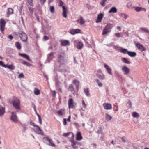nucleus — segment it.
<instances>
[{
    "label": "nucleus",
    "instance_id": "9b49d317",
    "mask_svg": "<svg viewBox=\"0 0 149 149\" xmlns=\"http://www.w3.org/2000/svg\"><path fill=\"white\" fill-rule=\"evenodd\" d=\"M136 46L138 47V49L141 52H143L146 50V49L143 45L139 43H137L136 44Z\"/></svg>",
    "mask_w": 149,
    "mask_h": 149
},
{
    "label": "nucleus",
    "instance_id": "603ef678",
    "mask_svg": "<svg viewBox=\"0 0 149 149\" xmlns=\"http://www.w3.org/2000/svg\"><path fill=\"white\" fill-rule=\"evenodd\" d=\"M22 126L23 127V132H25L26 130L27 129V127L26 126H25L24 125H22Z\"/></svg>",
    "mask_w": 149,
    "mask_h": 149
},
{
    "label": "nucleus",
    "instance_id": "09e8293b",
    "mask_svg": "<svg viewBox=\"0 0 149 149\" xmlns=\"http://www.w3.org/2000/svg\"><path fill=\"white\" fill-rule=\"evenodd\" d=\"M71 133L70 132H68L67 133H64L63 134V136L64 137H67Z\"/></svg>",
    "mask_w": 149,
    "mask_h": 149
},
{
    "label": "nucleus",
    "instance_id": "5fc2aeb1",
    "mask_svg": "<svg viewBox=\"0 0 149 149\" xmlns=\"http://www.w3.org/2000/svg\"><path fill=\"white\" fill-rule=\"evenodd\" d=\"M115 36L117 37H120L121 36V34L120 33H115Z\"/></svg>",
    "mask_w": 149,
    "mask_h": 149
},
{
    "label": "nucleus",
    "instance_id": "4be33fe9",
    "mask_svg": "<svg viewBox=\"0 0 149 149\" xmlns=\"http://www.w3.org/2000/svg\"><path fill=\"white\" fill-rule=\"evenodd\" d=\"M127 54L131 57H135L136 55V52L131 51H129Z\"/></svg>",
    "mask_w": 149,
    "mask_h": 149
},
{
    "label": "nucleus",
    "instance_id": "3c124183",
    "mask_svg": "<svg viewBox=\"0 0 149 149\" xmlns=\"http://www.w3.org/2000/svg\"><path fill=\"white\" fill-rule=\"evenodd\" d=\"M82 104L84 108H86V104L85 103L84 100H83L82 101Z\"/></svg>",
    "mask_w": 149,
    "mask_h": 149
},
{
    "label": "nucleus",
    "instance_id": "c03bdc74",
    "mask_svg": "<svg viewBox=\"0 0 149 149\" xmlns=\"http://www.w3.org/2000/svg\"><path fill=\"white\" fill-rule=\"evenodd\" d=\"M63 111L64 110L62 109H61L60 110L58 111V113L59 115H62L63 114Z\"/></svg>",
    "mask_w": 149,
    "mask_h": 149
},
{
    "label": "nucleus",
    "instance_id": "ea45409f",
    "mask_svg": "<svg viewBox=\"0 0 149 149\" xmlns=\"http://www.w3.org/2000/svg\"><path fill=\"white\" fill-rule=\"evenodd\" d=\"M141 29L143 32L149 33V30L146 28H141Z\"/></svg>",
    "mask_w": 149,
    "mask_h": 149
},
{
    "label": "nucleus",
    "instance_id": "6ab92c4d",
    "mask_svg": "<svg viewBox=\"0 0 149 149\" xmlns=\"http://www.w3.org/2000/svg\"><path fill=\"white\" fill-rule=\"evenodd\" d=\"M61 45L63 46H69L70 45V42L67 40H63L61 41Z\"/></svg>",
    "mask_w": 149,
    "mask_h": 149
},
{
    "label": "nucleus",
    "instance_id": "0eeeda50",
    "mask_svg": "<svg viewBox=\"0 0 149 149\" xmlns=\"http://www.w3.org/2000/svg\"><path fill=\"white\" fill-rule=\"evenodd\" d=\"M10 119L15 123H16L17 122V116L16 112H11Z\"/></svg>",
    "mask_w": 149,
    "mask_h": 149
},
{
    "label": "nucleus",
    "instance_id": "6e6d98bb",
    "mask_svg": "<svg viewBox=\"0 0 149 149\" xmlns=\"http://www.w3.org/2000/svg\"><path fill=\"white\" fill-rule=\"evenodd\" d=\"M63 4V2L61 0H59V6H62Z\"/></svg>",
    "mask_w": 149,
    "mask_h": 149
},
{
    "label": "nucleus",
    "instance_id": "864d4df0",
    "mask_svg": "<svg viewBox=\"0 0 149 149\" xmlns=\"http://www.w3.org/2000/svg\"><path fill=\"white\" fill-rule=\"evenodd\" d=\"M38 118L39 122L40 124V125H41L42 124V119L40 116H39Z\"/></svg>",
    "mask_w": 149,
    "mask_h": 149
},
{
    "label": "nucleus",
    "instance_id": "13d9d810",
    "mask_svg": "<svg viewBox=\"0 0 149 149\" xmlns=\"http://www.w3.org/2000/svg\"><path fill=\"white\" fill-rule=\"evenodd\" d=\"M41 3V4L43 5L46 2V0H40Z\"/></svg>",
    "mask_w": 149,
    "mask_h": 149
},
{
    "label": "nucleus",
    "instance_id": "bf43d9fd",
    "mask_svg": "<svg viewBox=\"0 0 149 149\" xmlns=\"http://www.w3.org/2000/svg\"><path fill=\"white\" fill-rule=\"evenodd\" d=\"M32 106L33 107V108L35 112H36V106L35 105V104L32 103Z\"/></svg>",
    "mask_w": 149,
    "mask_h": 149
},
{
    "label": "nucleus",
    "instance_id": "1a4fd4ad",
    "mask_svg": "<svg viewBox=\"0 0 149 149\" xmlns=\"http://www.w3.org/2000/svg\"><path fill=\"white\" fill-rule=\"evenodd\" d=\"M122 70L124 74L128 75L130 72L129 69L126 66H124L122 68Z\"/></svg>",
    "mask_w": 149,
    "mask_h": 149
},
{
    "label": "nucleus",
    "instance_id": "0e129e2a",
    "mask_svg": "<svg viewBox=\"0 0 149 149\" xmlns=\"http://www.w3.org/2000/svg\"><path fill=\"white\" fill-rule=\"evenodd\" d=\"M63 124L64 125H66L67 124L66 120L65 118L63 119Z\"/></svg>",
    "mask_w": 149,
    "mask_h": 149
},
{
    "label": "nucleus",
    "instance_id": "c756f323",
    "mask_svg": "<svg viewBox=\"0 0 149 149\" xmlns=\"http://www.w3.org/2000/svg\"><path fill=\"white\" fill-rule=\"evenodd\" d=\"M97 77L100 79L104 80L105 79V77L104 75L103 74H97Z\"/></svg>",
    "mask_w": 149,
    "mask_h": 149
},
{
    "label": "nucleus",
    "instance_id": "412c9836",
    "mask_svg": "<svg viewBox=\"0 0 149 149\" xmlns=\"http://www.w3.org/2000/svg\"><path fill=\"white\" fill-rule=\"evenodd\" d=\"M104 66L106 69L108 73L110 74H112L111 70L109 67L106 64L104 65Z\"/></svg>",
    "mask_w": 149,
    "mask_h": 149
},
{
    "label": "nucleus",
    "instance_id": "39448f33",
    "mask_svg": "<svg viewBox=\"0 0 149 149\" xmlns=\"http://www.w3.org/2000/svg\"><path fill=\"white\" fill-rule=\"evenodd\" d=\"M74 45V47H76L78 49H81L84 46L82 42L79 41L78 40H76L73 41Z\"/></svg>",
    "mask_w": 149,
    "mask_h": 149
},
{
    "label": "nucleus",
    "instance_id": "e2e57ef3",
    "mask_svg": "<svg viewBox=\"0 0 149 149\" xmlns=\"http://www.w3.org/2000/svg\"><path fill=\"white\" fill-rule=\"evenodd\" d=\"M24 77V75L23 73H21L19 75V77L20 78H23Z\"/></svg>",
    "mask_w": 149,
    "mask_h": 149
},
{
    "label": "nucleus",
    "instance_id": "20e7f679",
    "mask_svg": "<svg viewBox=\"0 0 149 149\" xmlns=\"http://www.w3.org/2000/svg\"><path fill=\"white\" fill-rule=\"evenodd\" d=\"M18 34L22 41L26 42L27 40V36L26 34L22 31H20L18 33Z\"/></svg>",
    "mask_w": 149,
    "mask_h": 149
},
{
    "label": "nucleus",
    "instance_id": "72a5a7b5",
    "mask_svg": "<svg viewBox=\"0 0 149 149\" xmlns=\"http://www.w3.org/2000/svg\"><path fill=\"white\" fill-rule=\"evenodd\" d=\"M22 63L26 65L27 66L30 67L32 65L29 62H28L26 61H24L22 62Z\"/></svg>",
    "mask_w": 149,
    "mask_h": 149
},
{
    "label": "nucleus",
    "instance_id": "774afa93",
    "mask_svg": "<svg viewBox=\"0 0 149 149\" xmlns=\"http://www.w3.org/2000/svg\"><path fill=\"white\" fill-rule=\"evenodd\" d=\"M8 38L10 40H12L13 38L12 35H10L8 36Z\"/></svg>",
    "mask_w": 149,
    "mask_h": 149
},
{
    "label": "nucleus",
    "instance_id": "aec40b11",
    "mask_svg": "<svg viewBox=\"0 0 149 149\" xmlns=\"http://www.w3.org/2000/svg\"><path fill=\"white\" fill-rule=\"evenodd\" d=\"M82 139V137L80 132L77 133L76 136V139L77 141H80Z\"/></svg>",
    "mask_w": 149,
    "mask_h": 149
},
{
    "label": "nucleus",
    "instance_id": "7ed1b4c3",
    "mask_svg": "<svg viewBox=\"0 0 149 149\" xmlns=\"http://www.w3.org/2000/svg\"><path fill=\"white\" fill-rule=\"evenodd\" d=\"M113 27V24L111 23L107 24L103 29L102 34L104 35L106 34L107 33L110 32L111 31V29Z\"/></svg>",
    "mask_w": 149,
    "mask_h": 149
},
{
    "label": "nucleus",
    "instance_id": "6e6552de",
    "mask_svg": "<svg viewBox=\"0 0 149 149\" xmlns=\"http://www.w3.org/2000/svg\"><path fill=\"white\" fill-rule=\"evenodd\" d=\"M55 57L54 53L52 52H51L47 55V60L48 62H49Z\"/></svg>",
    "mask_w": 149,
    "mask_h": 149
},
{
    "label": "nucleus",
    "instance_id": "49530a36",
    "mask_svg": "<svg viewBox=\"0 0 149 149\" xmlns=\"http://www.w3.org/2000/svg\"><path fill=\"white\" fill-rule=\"evenodd\" d=\"M57 45L56 44H54L53 45V50L56 51L57 48Z\"/></svg>",
    "mask_w": 149,
    "mask_h": 149
},
{
    "label": "nucleus",
    "instance_id": "4c0bfd02",
    "mask_svg": "<svg viewBox=\"0 0 149 149\" xmlns=\"http://www.w3.org/2000/svg\"><path fill=\"white\" fill-rule=\"evenodd\" d=\"M107 0H102L100 3V4L103 7L105 5V2Z\"/></svg>",
    "mask_w": 149,
    "mask_h": 149
},
{
    "label": "nucleus",
    "instance_id": "a878e982",
    "mask_svg": "<svg viewBox=\"0 0 149 149\" xmlns=\"http://www.w3.org/2000/svg\"><path fill=\"white\" fill-rule=\"evenodd\" d=\"M84 91L87 96H90L89 90L88 88H84Z\"/></svg>",
    "mask_w": 149,
    "mask_h": 149
},
{
    "label": "nucleus",
    "instance_id": "a19ab883",
    "mask_svg": "<svg viewBox=\"0 0 149 149\" xmlns=\"http://www.w3.org/2000/svg\"><path fill=\"white\" fill-rule=\"evenodd\" d=\"M73 83L74 84L76 85V87L78 88L79 85V81L76 80H75L73 81Z\"/></svg>",
    "mask_w": 149,
    "mask_h": 149
},
{
    "label": "nucleus",
    "instance_id": "f3484780",
    "mask_svg": "<svg viewBox=\"0 0 149 149\" xmlns=\"http://www.w3.org/2000/svg\"><path fill=\"white\" fill-rule=\"evenodd\" d=\"M19 55L21 57L24 58L28 61H31L29 56L26 54L19 53Z\"/></svg>",
    "mask_w": 149,
    "mask_h": 149
},
{
    "label": "nucleus",
    "instance_id": "58836bf2",
    "mask_svg": "<svg viewBox=\"0 0 149 149\" xmlns=\"http://www.w3.org/2000/svg\"><path fill=\"white\" fill-rule=\"evenodd\" d=\"M121 17L124 18L125 19H126L128 17V15L125 13H121L120 14Z\"/></svg>",
    "mask_w": 149,
    "mask_h": 149
},
{
    "label": "nucleus",
    "instance_id": "ddd939ff",
    "mask_svg": "<svg viewBox=\"0 0 149 149\" xmlns=\"http://www.w3.org/2000/svg\"><path fill=\"white\" fill-rule=\"evenodd\" d=\"M104 108L107 110H110L112 108V106L110 103H104L103 104Z\"/></svg>",
    "mask_w": 149,
    "mask_h": 149
},
{
    "label": "nucleus",
    "instance_id": "052dcab7",
    "mask_svg": "<svg viewBox=\"0 0 149 149\" xmlns=\"http://www.w3.org/2000/svg\"><path fill=\"white\" fill-rule=\"evenodd\" d=\"M30 124L31 125H32L34 127H36L37 126V125H35L34 124V123L33 122H30Z\"/></svg>",
    "mask_w": 149,
    "mask_h": 149
},
{
    "label": "nucleus",
    "instance_id": "bb28decb",
    "mask_svg": "<svg viewBox=\"0 0 149 149\" xmlns=\"http://www.w3.org/2000/svg\"><path fill=\"white\" fill-rule=\"evenodd\" d=\"M33 93L34 94L36 95H39L40 94V90L36 88H35L33 91Z\"/></svg>",
    "mask_w": 149,
    "mask_h": 149
},
{
    "label": "nucleus",
    "instance_id": "393cba45",
    "mask_svg": "<svg viewBox=\"0 0 149 149\" xmlns=\"http://www.w3.org/2000/svg\"><path fill=\"white\" fill-rule=\"evenodd\" d=\"M77 22L81 24H83L85 23V21L82 17H80V18L77 20Z\"/></svg>",
    "mask_w": 149,
    "mask_h": 149
},
{
    "label": "nucleus",
    "instance_id": "680f3d73",
    "mask_svg": "<svg viewBox=\"0 0 149 149\" xmlns=\"http://www.w3.org/2000/svg\"><path fill=\"white\" fill-rule=\"evenodd\" d=\"M49 39V38L48 37L46 36H44L43 37V39L44 40H48Z\"/></svg>",
    "mask_w": 149,
    "mask_h": 149
},
{
    "label": "nucleus",
    "instance_id": "c9c22d12",
    "mask_svg": "<svg viewBox=\"0 0 149 149\" xmlns=\"http://www.w3.org/2000/svg\"><path fill=\"white\" fill-rule=\"evenodd\" d=\"M13 10L11 8H8V10L7 14L8 15H10L13 13Z\"/></svg>",
    "mask_w": 149,
    "mask_h": 149
},
{
    "label": "nucleus",
    "instance_id": "c85d7f7f",
    "mask_svg": "<svg viewBox=\"0 0 149 149\" xmlns=\"http://www.w3.org/2000/svg\"><path fill=\"white\" fill-rule=\"evenodd\" d=\"M70 141L71 142V145L73 148L74 149H77V147L76 146V145L75 144V143L74 142V140L72 139Z\"/></svg>",
    "mask_w": 149,
    "mask_h": 149
},
{
    "label": "nucleus",
    "instance_id": "2f4dec72",
    "mask_svg": "<svg viewBox=\"0 0 149 149\" xmlns=\"http://www.w3.org/2000/svg\"><path fill=\"white\" fill-rule=\"evenodd\" d=\"M128 52L127 49L125 48H121L120 49V52L124 54H128Z\"/></svg>",
    "mask_w": 149,
    "mask_h": 149
},
{
    "label": "nucleus",
    "instance_id": "cd10ccee",
    "mask_svg": "<svg viewBox=\"0 0 149 149\" xmlns=\"http://www.w3.org/2000/svg\"><path fill=\"white\" fill-rule=\"evenodd\" d=\"M15 46L19 50L21 49V45L19 42H16L15 43Z\"/></svg>",
    "mask_w": 149,
    "mask_h": 149
},
{
    "label": "nucleus",
    "instance_id": "5701e85b",
    "mask_svg": "<svg viewBox=\"0 0 149 149\" xmlns=\"http://www.w3.org/2000/svg\"><path fill=\"white\" fill-rule=\"evenodd\" d=\"M5 113V108L0 105V116H3Z\"/></svg>",
    "mask_w": 149,
    "mask_h": 149
},
{
    "label": "nucleus",
    "instance_id": "b1692460",
    "mask_svg": "<svg viewBox=\"0 0 149 149\" xmlns=\"http://www.w3.org/2000/svg\"><path fill=\"white\" fill-rule=\"evenodd\" d=\"M117 11V10L116 7H112L109 10L108 12L109 13H116Z\"/></svg>",
    "mask_w": 149,
    "mask_h": 149
},
{
    "label": "nucleus",
    "instance_id": "f8f14e48",
    "mask_svg": "<svg viewBox=\"0 0 149 149\" xmlns=\"http://www.w3.org/2000/svg\"><path fill=\"white\" fill-rule=\"evenodd\" d=\"M74 100L73 99L70 98L68 101V107L70 109L74 107Z\"/></svg>",
    "mask_w": 149,
    "mask_h": 149
},
{
    "label": "nucleus",
    "instance_id": "4d7b16f0",
    "mask_svg": "<svg viewBox=\"0 0 149 149\" xmlns=\"http://www.w3.org/2000/svg\"><path fill=\"white\" fill-rule=\"evenodd\" d=\"M56 92L55 91H53L52 93V96L54 97H55L56 95Z\"/></svg>",
    "mask_w": 149,
    "mask_h": 149
},
{
    "label": "nucleus",
    "instance_id": "37998d69",
    "mask_svg": "<svg viewBox=\"0 0 149 149\" xmlns=\"http://www.w3.org/2000/svg\"><path fill=\"white\" fill-rule=\"evenodd\" d=\"M8 68L10 70H14L15 69V67L13 64H11L8 66Z\"/></svg>",
    "mask_w": 149,
    "mask_h": 149
},
{
    "label": "nucleus",
    "instance_id": "7c9ffc66",
    "mask_svg": "<svg viewBox=\"0 0 149 149\" xmlns=\"http://www.w3.org/2000/svg\"><path fill=\"white\" fill-rule=\"evenodd\" d=\"M122 61L123 62L127 64H129L130 63V62L127 58H122Z\"/></svg>",
    "mask_w": 149,
    "mask_h": 149
},
{
    "label": "nucleus",
    "instance_id": "9d476101",
    "mask_svg": "<svg viewBox=\"0 0 149 149\" xmlns=\"http://www.w3.org/2000/svg\"><path fill=\"white\" fill-rule=\"evenodd\" d=\"M43 139L47 140L49 142V143L48 144L49 146H53L54 147H56V145L54 143L53 141L50 139L49 138L47 137H45L43 138Z\"/></svg>",
    "mask_w": 149,
    "mask_h": 149
},
{
    "label": "nucleus",
    "instance_id": "a211bd4d",
    "mask_svg": "<svg viewBox=\"0 0 149 149\" xmlns=\"http://www.w3.org/2000/svg\"><path fill=\"white\" fill-rule=\"evenodd\" d=\"M62 8L63 10V16L65 18L67 17V9L64 6H62Z\"/></svg>",
    "mask_w": 149,
    "mask_h": 149
},
{
    "label": "nucleus",
    "instance_id": "473e14b6",
    "mask_svg": "<svg viewBox=\"0 0 149 149\" xmlns=\"http://www.w3.org/2000/svg\"><path fill=\"white\" fill-rule=\"evenodd\" d=\"M111 118H112V117L111 116H110V115H109L107 114H106L105 119H106V120L107 121H108L109 120H110Z\"/></svg>",
    "mask_w": 149,
    "mask_h": 149
},
{
    "label": "nucleus",
    "instance_id": "8fccbe9b",
    "mask_svg": "<svg viewBox=\"0 0 149 149\" xmlns=\"http://www.w3.org/2000/svg\"><path fill=\"white\" fill-rule=\"evenodd\" d=\"M70 33L72 35L76 34L75 30V29H73L70 31Z\"/></svg>",
    "mask_w": 149,
    "mask_h": 149
},
{
    "label": "nucleus",
    "instance_id": "423d86ee",
    "mask_svg": "<svg viewBox=\"0 0 149 149\" xmlns=\"http://www.w3.org/2000/svg\"><path fill=\"white\" fill-rule=\"evenodd\" d=\"M6 23V21L1 19L0 20V30L1 32L3 33L4 30V28Z\"/></svg>",
    "mask_w": 149,
    "mask_h": 149
},
{
    "label": "nucleus",
    "instance_id": "2eb2a0df",
    "mask_svg": "<svg viewBox=\"0 0 149 149\" xmlns=\"http://www.w3.org/2000/svg\"><path fill=\"white\" fill-rule=\"evenodd\" d=\"M36 127L37 128H36V131H35L36 133L38 134L43 135V132H42L39 127L37 125Z\"/></svg>",
    "mask_w": 149,
    "mask_h": 149
},
{
    "label": "nucleus",
    "instance_id": "f704fd0d",
    "mask_svg": "<svg viewBox=\"0 0 149 149\" xmlns=\"http://www.w3.org/2000/svg\"><path fill=\"white\" fill-rule=\"evenodd\" d=\"M68 90L69 91H71L72 93L73 91L74 92V89L72 84L69 85Z\"/></svg>",
    "mask_w": 149,
    "mask_h": 149
},
{
    "label": "nucleus",
    "instance_id": "79ce46f5",
    "mask_svg": "<svg viewBox=\"0 0 149 149\" xmlns=\"http://www.w3.org/2000/svg\"><path fill=\"white\" fill-rule=\"evenodd\" d=\"M29 4L31 6H33V0H27Z\"/></svg>",
    "mask_w": 149,
    "mask_h": 149
},
{
    "label": "nucleus",
    "instance_id": "dca6fc26",
    "mask_svg": "<svg viewBox=\"0 0 149 149\" xmlns=\"http://www.w3.org/2000/svg\"><path fill=\"white\" fill-rule=\"evenodd\" d=\"M103 17V15L102 13H100L98 15L97 19L96 21L97 23L101 22Z\"/></svg>",
    "mask_w": 149,
    "mask_h": 149
},
{
    "label": "nucleus",
    "instance_id": "69168bd1",
    "mask_svg": "<svg viewBox=\"0 0 149 149\" xmlns=\"http://www.w3.org/2000/svg\"><path fill=\"white\" fill-rule=\"evenodd\" d=\"M75 32L76 33H79L80 31V30L78 29H75Z\"/></svg>",
    "mask_w": 149,
    "mask_h": 149
},
{
    "label": "nucleus",
    "instance_id": "f03ea898",
    "mask_svg": "<svg viewBox=\"0 0 149 149\" xmlns=\"http://www.w3.org/2000/svg\"><path fill=\"white\" fill-rule=\"evenodd\" d=\"M9 101L10 104H13L16 109L17 110L20 109V102L17 97L13 96L9 99Z\"/></svg>",
    "mask_w": 149,
    "mask_h": 149
},
{
    "label": "nucleus",
    "instance_id": "de8ad7c7",
    "mask_svg": "<svg viewBox=\"0 0 149 149\" xmlns=\"http://www.w3.org/2000/svg\"><path fill=\"white\" fill-rule=\"evenodd\" d=\"M29 10L30 12L33 14V8L31 7H28Z\"/></svg>",
    "mask_w": 149,
    "mask_h": 149
},
{
    "label": "nucleus",
    "instance_id": "4468645a",
    "mask_svg": "<svg viewBox=\"0 0 149 149\" xmlns=\"http://www.w3.org/2000/svg\"><path fill=\"white\" fill-rule=\"evenodd\" d=\"M134 8L135 11L138 12L140 11H144L146 12V9L145 8L141 7H134Z\"/></svg>",
    "mask_w": 149,
    "mask_h": 149
},
{
    "label": "nucleus",
    "instance_id": "338daca9",
    "mask_svg": "<svg viewBox=\"0 0 149 149\" xmlns=\"http://www.w3.org/2000/svg\"><path fill=\"white\" fill-rule=\"evenodd\" d=\"M59 82L58 81H56V87H59Z\"/></svg>",
    "mask_w": 149,
    "mask_h": 149
},
{
    "label": "nucleus",
    "instance_id": "e433bc0d",
    "mask_svg": "<svg viewBox=\"0 0 149 149\" xmlns=\"http://www.w3.org/2000/svg\"><path fill=\"white\" fill-rule=\"evenodd\" d=\"M132 116L134 117H138L139 115L138 113L136 112H133L132 113Z\"/></svg>",
    "mask_w": 149,
    "mask_h": 149
},
{
    "label": "nucleus",
    "instance_id": "a18cd8bd",
    "mask_svg": "<svg viewBox=\"0 0 149 149\" xmlns=\"http://www.w3.org/2000/svg\"><path fill=\"white\" fill-rule=\"evenodd\" d=\"M50 10L51 12L53 13L54 11V6H51L50 7Z\"/></svg>",
    "mask_w": 149,
    "mask_h": 149
},
{
    "label": "nucleus",
    "instance_id": "f257e3e1",
    "mask_svg": "<svg viewBox=\"0 0 149 149\" xmlns=\"http://www.w3.org/2000/svg\"><path fill=\"white\" fill-rule=\"evenodd\" d=\"M66 57L65 53L64 51L61 50L58 51L57 57V63L58 64L59 70L66 71L67 66L65 65V58Z\"/></svg>",
    "mask_w": 149,
    "mask_h": 149
}]
</instances>
